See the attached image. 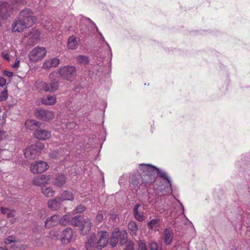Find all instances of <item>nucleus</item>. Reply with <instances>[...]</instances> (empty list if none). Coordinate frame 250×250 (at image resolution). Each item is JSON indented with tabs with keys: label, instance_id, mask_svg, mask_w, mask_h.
Masks as SVG:
<instances>
[{
	"label": "nucleus",
	"instance_id": "1",
	"mask_svg": "<svg viewBox=\"0 0 250 250\" xmlns=\"http://www.w3.org/2000/svg\"><path fill=\"white\" fill-rule=\"evenodd\" d=\"M139 168L144 174V176L150 177L155 176L159 174L162 179L157 182L158 190H159L161 193L160 195H165L172 191L171 180L167 174L162 170H159L157 167L148 164H142L139 166Z\"/></svg>",
	"mask_w": 250,
	"mask_h": 250
},
{
	"label": "nucleus",
	"instance_id": "2",
	"mask_svg": "<svg viewBox=\"0 0 250 250\" xmlns=\"http://www.w3.org/2000/svg\"><path fill=\"white\" fill-rule=\"evenodd\" d=\"M108 237V234L105 231H99L97 235H92L86 243L87 250H93L94 248L102 249L107 245Z\"/></svg>",
	"mask_w": 250,
	"mask_h": 250
},
{
	"label": "nucleus",
	"instance_id": "3",
	"mask_svg": "<svg viewBox=\"0 0 250 250\" xmlns=\"http://www.w3.org/2000/svg\"><path fill=\"white\" fill-rule=\"evenodd\" d=\"M11 6L7 2H3L0 4V18L6 19L9 16L11 10L17 9L21 5L27 3L26 0H11Z\"/></svg>",
	"mask_w": 250,
	"mask_h": 250
},
{
	"label": "nucleus",
	"instance_id": "4",
	"mask_svg": "<svg viewBox=\"0 0 250 250\" xmlns=\"http://www.w3.org/2000/svg\"><path fill=\"white\" fill-rule=\"evenodd\" d=\"M51 83H47L43 82L37 83V87L46 92H53L57 90L59 87V80L56 73L50 74L49 76Z\"/></svg>",
	"mask_w": 250,
	"mask_h": 250
},
{
	"label": "nucleus",
	"instance_id": "5",
	"mask_svg": "<svg viewBox=\"0 0 250 250\" xmlns=\"http://www.w3.org/2000/svg\"><path fill=\"white\" fill-rule=\"evenodd\" d=\"M127 234L124 230H120L116 228L112 232L110 240V245L112 247L116 246L118 242L121 245H123L127 242Z\"/></svg>",
	"mask_w": 250,
	"mask_h": 250
},
{
	"label": "nucleus",
	"instance_id": "6",
	"mask_svg": "<svg viewBox=\"0 0 250 250\" xmlns=\"http://www.w3.org/2000/svg\"><path fill=\"white\" fill-rule=\"evenodd\" d=\"M46 54L47 51L45 47L37 46L29 52L28 57L30 61L35 62L42 60Z\"/></svg>",
	"mask_w": 250,
	"mask_h": 250
},
{
	"label": "nucleus",
	"instance_id": "7",
	"mask_svg": "<svg viewBox=\"0 0 250 250\" xmlns=\"http://www.w3.org/2000/svg\"><path fill=\"white\" fill-rule=\"evenodd\" d=\"M58 72L61 77L68 81H71L76 75V68L73 66L66 65L61 67Z\"/></svg>",
	"mask_w": 250,
	"mask_h": 250
},
{
	"label": "nucleus",
	"instance_id": "8",
	"mask_svg": "<svg viewBox=\"0 0 250 250\" xmlns=\"http://www.w3.org/2000/svg\"><path fill=\"white\" fill-rule=\"evenodd\" d=\"M19 17L20 19L23 21L29 26L34 24L37 20L33 12L29 8H25L22 10L20 13Z\"/></svg>",
	"mask_w": 250,
	"mask_h": 250
},
{
	"label": "nucleus",
	"instance_id": "9",
	"mask_svg": "<svg viewBox=\"0 0 250 250\" xmlns=\"http://www.w3.org/2000/svg\"><path fill=\"white\" fill-rule=\"evenodd\" d=\"M48 167L45 162L38 161L31 165L30 170L33 173H41L46 171Z\"/></svg>",
	"mask_w": 250,
	"mask_h": 250
},
{
	"label": "nucleus",
	"instance_id": "10",
	"mask_svg": "<svg viewBox=\"0 0 250 250\" xmlns=\"http://www.w3.org/2000/svg\"><path fill=\"white\" fill-rule=\"evenodd\" d=\"M36 115L39 118L44 121L52 120L55 116L53 111L42 109H37L36 111Z\"/></svg>",
	"mask_w": 250,
	"mask_h": 250
},
{
	"label": "nucleus",
	"instance_id": "11",
	"mask_svg": "<svg viewBox=\"0 0 250 250\" xmlns=\"http://www.w3.org/2000/svg\"><path fill=\"white\" fill-rule=\"evenodd\" d=\"M74 237V233L72 229L67 228L64 229L61 236V240L63 244L70 242Z\"/></svg>",
	"mask_w": 250,
	"mask_h": 250
},
{
	"label": "nucleus",
	"instance_id": "12",
	"mask_svg": "<svg viewBox=\"0 0 250 250\" xmlns=\"http://www.w3.org/2000/svg\"><path fill=\"white\" fill-rule=\"evenodd\" d=\"M60 62V60L57 58L46 59L43 62L42 68L45 70H48L51 67H57Z\"/></svg>",
	"mask_w": 250,
	"mask_h": 250
},
{
	"label": "nucleus",
	"instance_id": "13",
	"mask_svg": "<svg viewBox=\"0 0 250 250\" xmlns=\"http://www.w3.org/2000/svg\"><path fill=\"white\" fill-rule=\"evenodd\" d=\"M30 27L23 21L20 19L19 17L18 19L14 21L12 24V30L15 32H21L22 31Z\"/></svg>",
	"mask_w": 250,
	"mask_h": 250
},
{
	"label": "nucleus",
	"instance_id": "14",
	"mask_svg": "<svg viewBox=\"0 0 250 250\" xmlns=\"http://www.w3.org/2000/svg\"><path fill=\"white\" fill-rule=\"evenodd\" d=\"M50 179V175L43 174L35 177L33 179V182L34 185L41 187L43 184L48 183Z\"/></svg>",
	"mask_w": 250,
	"mask_h": 250
},
{
	"label": "nucleus",
	"instance_id": "15",
	"mask_svg": "<svg viewBox=\"0 0 250 250\" xmlns=\"http://www.w3.org/2000/svg\"><path fill=\"white\" fill-rule=\"evenodd\" d=\"M92 225V223L89 218H83L82 219L81 224L79 228L81 233L83 235L86 234L90 230Z\"/></svg>",
	"mask_w": 250,
	"mask_h": 250
},
{
	"label": "nucleus",
	"instance_id": "16",
	"mask_svg": "<svg viewBox=\"0 0 250 250\" xmlns=\"http://www.w3.org/2000/svg\"><path fill=\"white\" fill-rule=\"evenodd\" d=\"M28 36H29L28 44L34 45L39 40L40 32L38 30L32 29L28 35H25V37Z\"/></svg>",
	"mask_w": 250,
	"mask_h": 250
},
{
	"label": "nucleus",
	"instance_id": "17",
	"mask_svg": "<svg viewBox=\"0 0 250 250\" xmlns=\"http://www.w3.org/2000/svg\"><path fill=\"white\" fill-rule=\"evenodd\" d=\"M35 137L41 140H45L51 137V132L46 129H37L34 132Z\"/></svg>",
	"mask_w": 250,
	"mask_h": 250
},
{
	"label": "nucleus",
	"instance_id": "18",
	"mask_svg": "<svg viewBox=\"0 0 250 250\" xmlns=\"http://www.w3.org/2000/svg\"><path fill=\"white\" fill-rule=\"evenodd\" d=\"M62 202L61 197H56L55 198L50 200L47 202L48 207L51 210H56L61 207Z\"/></svg>",
	"mask_w": 250,
	"mask_h": 250
},
{
	"label": "nucleus",
	"instance_id": "19",
	"mask_svg": "<svg viewBox=\"0 0 250 250\" xmlns=\"http://www.w3.org/2000/svg\"><path fill=\"white\" fill-rule=\"evenodd\" d=\"M60 223L59 217L57 215H53L48 218L45 221V227L46 228H50Z\"/></svg>",
	"mask_w": 250,
	"mask_h": 250
},
{
	"label": "nucleus",
	"instance_id": "20",
	"mask_svg": "<svg viewBox=\"0 0 250 250\" xmlns=\"http://www.w3.org/2000/svg\"><path fill=\"white\" fill-rule=\"evenodd\" d=\"M37 154V150L34 149L33 145L27 147L24 151V155L26 158L32 159L35 158Z\"/></svg>",
	"mask_w": 250,
	"mask_h": 250
},
{
	"label": "nucleus",
	"instance_id": "21",
	"mask_svg": "<svg viewBox=\"0 0 250 250\" xmlns=\"http://www.w3.org/2000/svg\"><path fill=\"white\" fill-rule=\"evenodd\" d=\"M79 39L78 38L74 36H70L67 41V47L69 49L74 50L78 47V41Z\"/></svg>",
	"mask_w": 250,
	"mask_h": 250
},
{
	"label": "nucleus",
	"instance_id": "22",
	"mask_svg": "<svg viewBox=\"0 0 250 250\" xmlns=\"http://www.w3.org/2000/svg\"><path fill=\"white\" fill-rule=\"evenodd\" d=\"M66 178L63 174L57 175L54 179L53 184L59 188L62 187L66 182Z\"/></svg>",
	"mask_w": 250,
	"mask_h": 250
},
{
	"label": "nucleus",
	"instance_id": "23",
	"mask_svg": "<svg viewBox=\"0 0 250 250\" xmlns=\"http://www.w3.org/2000/svg\"><path fill=\"white\" fill-rule=\"evenodd\" d=\"M56 101V98L54 95H47L42 99V103L45 105H50L54 104Z\"/></svg>",
	"mask_w": 250,
	"mask_h": 250
},
{
	"label": "nucleus",
	"instance_id": "24",
	"mask_svg": "<svg viewBox=\"0 0 250 250\" xmlns=\"http://www.w3.org/2000/svg\"><path fill=\"white\" fill-rule=\"evenodd\" d=\"M164 235L165 243L167 245L170 244L173 239V234L171 231L168 229H165Z\"/></svg>",
	"mask_w": 250,
	"mask_h": 250
},
{
	"label": "nucleus",
	"instance_id": "25",
	"mask_svg": "<svg viewBox=\"0 0 250 250\" xmlns=\"http://www.w3.org/2000/svg\"><path fill=\"white\" fill-rule=\"evenodd\" d=\"M26 127L31 130L35 129L36 126L41 125V123L38 122L34 120H28L25 122Z\"/></svg>",
	"mask_w": 250,
	"mask_h": 250
},
{
	"label": "nucleus",
	"instance_id": "26",
	"mask_svg": "<svg viewBox=\"0 0 250 250\" xmlns=\"http://www.w3.org/2000/svg\"><path fill=\"white\" fill-rule=\"evenodd\" d=\"M27 3L24 4H32L34 6H39L40 7H43L46 5V0H26Z\"/></svg>",
	"mask_w": 250,
	"mask_h": 250
},
{
	"label": "nucleus",
	"instance_id": "27",
	"mask_svg": "<svg viewBox=\"0 0 250 250\" xmlns=\"http://www.w3.org/2000/svg\"><path fill=\"white\" fill-rule=\"evenodd\" d=\"M42 192L44 196L47 197H51L54 196L55 191L51 188L43 187L42 188Z\"/></svg>",
	"mask_w": 250,
	"mask_h": 250
},
{
	"label": "nucleus",
	"instance_id": "28",
	"mask_svg": "<svg viewBox=\"0 0 250 250\" xmlns=\"http://www.w3.org/2000/svg\"><path fill=\"white\" fill-rule=\"evenodd\" d=\"M128 229L130 230V234L133 236L134 235H136L138 228L136 224V223L134 221H131L129 222L128 225Z\"/></svg>",
	"mask_w": 250,
	"mask_h": 250
},
{
	"label": "nucleus",
	"instance_id": "29",
	"mask_svg": "<svg viewBox=\"0 0 250 250\" xmlns=\"http://www.w3.org/2000/svg\"><path fill=\"white\" fill-rule=\"evenodd\" d=\"M72 216L70 214L63 215L61 219L59 218L60 223L62 225L70 224Z\"/></svg>",
	"mask_w": 250,
	"mask_h": 250
},
{
	"label": "nucleus",
	"instance_id": "30",
	"mask_svg": "<svg viewBox=\"0 0 250 250\" xmlns=\"http://www.w3.org/2000/svg\"><path fill=\"white\" fill-rule=\"evenodd\" d=\"M61 198L62 201L65 200L72 201L74 198V196L71 192L65 191L62 193Z\"/></svg>",
	"mask_w": 250,
	"mask_h": 250
},
{
	"label": "nucleus",
	"instance_id": "31",
	"mask_svg": "<svg viewBox=\"0 0 250 250\" xmlns=\"http://www.w3.org/2000/svg\"><path fill=\"white\" fill-rule=\"evenodd\" d=\"M140 176L139 175H138L137 176H133L130 179V184L135 189L139 187V185L140 183Z\"/></svg>",
	"mask_w": 250,
	"mask_h": 250
},
{
	"label": "nucleus",
	"instance_id": "32",
	"mask_svg": "<svg viewBox=\"0 0 250 250\" xmlns=\"http://www.w3.org/2000/svg\"><path fill=\"white\" fill-rule=\"evenodd\" d=\"M76 59L79 63L84 65L88 64L89 62L88 57L85 55H79Z\"/></svg>",
	"mask_w": 250,
	"mask_h": 250
},
{
	"label": "nucleus",
	"instance_id": "33",
	"mask_svg": "<svg viewBox=\"0 0 250 250\" xmlns=\"http://www.w3.org/2000/svg\"><path fill=\"white\" fill-rule=\"evenodd\" d=\"M80 217L79 216H77L74 217H72L70 224L74 226L79 227L80 228L82 222V219H80Z\"/></svg>",
	"mask_w": 250,
	"mask_h": 250
},
{
	"label": "nucleus",
	"instance_id": "34",
	"mask_svg": "<svg viewBox=\"0 0 250 250\" xmlns=\"http://www.w3.org/2000/svg\"><path fill=\"white\" fill-rule=\"evenodd\" d=\"M148 227L150 229H153L159 226V221L156 219L151 220L148 223Z\"/></svg>",
	"mask_w": 250,
	"mask_h": 250
},
{
	"label": "nucleus",
	"instance_id": "35",
	"mask_svg": "<svg viewBox=\"0 0 250 250\" xmlns=\"http://www.w3.org/2000/svg\"><path fill=\"white\" fill-rule=\"evenodd\" d=\"M5 243L6 244H10L12 243V244L10 246V247L12 248L13 249H15V246L16 245V243L14 240V238H13L12 237H9L7 239L5 240Z\"/></svg>",
	"mask_w": 250,
	"mask_h": 250
},
{
	"label": "nucleus",
	"instance_id": "36",
	"mask_svg": "<svg viewBox=\"0 0 250 250\" xmlns=\"http://www.w3.org/2000/svg\"><path fill=\"white\" fill-rule=\"evenodd\" d=\"M138 250H147L146 244L144 241L139 240L138 242Z\"/></svg>",
	"mask_w": 250,
	"mask_h": 250
},
{
	"label": "nucleus",
	"instance_id": "37",
	"mask_svg": "<svg viewBox=\"0 0 250 250\" xmlns=\"http://www.w3.org/2000/svg\"><path fill=\"white\" fill-rule=\"evenodd\" d=\"M106 212L104 211H99L96 216V220L99 223L102 222L104 219V215H105Z\"/></svg>",
	"mask_w": 250,
	"mask_h": 250
},
{
	"label": "nucleus",
	"instance_id": "38",
	"mask_svg": "<svg viewBox=\"0 0 250 250\" xmlns=\"http://www.w3.org/2000/svg\"><path fill=\"white\" fill-rule=\"evenodd\" d=\"M171 250H188L187 244H184L183 245L178 244L173 247Z\"/></svg>",
	"mask_w": 250,
	"mask_h": 250
},
{
	"label": "nucleus",
	"instance_id": "39",
	"mask_svg": "<svg viewBox=\"0 0 250 250\" xmlns=\"http://www.w3.org/2000/svg\"><path fill=\"white\" fill-rule=\"evenodd\" d=\"M86 208L83 205H80L74 210V213H81L85 211Z\"/></svg>",
	"mask_w": 250,
	"mask_h": 250
},
{
	"label": "nucleus",
	"instance_id": "40",
	"mask_svg": "<svg viewBox=\"0 0 250 250\" xmlns=\"http://www.w3.org/2000/svg\"><path fill=\"white\" fill-rule=\"evenodd\" d=\"M33 146H34V149H36L37 150V152L42 150L44 148V145L40 142H38Z\"/></svg>",
	"mask_w": 250,
	"mask_h": 250
},
{
	"label": "nucleus",
	"instance_id": "41",
	"mask_svg": "<svg viewBox=\"0 0 250 250\" xmlns=\"http://www.w3.org/2000/svg\"><path fill=\"white\" fill-rule=\"evenodd\" d=\"M8 97L7 92L4 90L0 93V101H5Z\"/></svg>",
	"mask_w": 250,
	"mask_h": 250
},
{
	"label": "nucleus",
	"instance_id": "42",
	"mask_svg": "<svg viewBox=\"0 0 250 250\" xmlns=\"http://www.w3.org/2000/svg\"><path fill=\"white\" fill-rule=\"evenodd\" d=\"M150 250H158L157 244L154 242H151L149 244Z\"/></svg>",
	"mask_w": 250,
	"mask_h": 250
},
{
	"label": "nucleus",
	"instance_id": "43",
	"mask_svg": "<svg viewBox=\"0 0 250 250\" xmlns=\"http://www.w3.org/2000/svg\"><path fill=\"white\" fill-rule=\"evenodd\" d=\"M134 216L135 219L141 222L144 220V216L139 213L134 214Z\"/></svg>",
	"mask_w": 250,
	"mask_h": 250
},
{
	"label": "nucleus",
	"instance_id": "44",
	"mask_svg": "<svg viewBox=\"0 0 250 250\" xmlns=\"http://www.w3.org/2000/svg\"><path fill=\"white\" fill-rule=\"evenodd\" d=\"M125 250H134V245L133 243L129 242Z\"/></svg>",
	"mask_w": 250,
	"mask_h": 250
},
{
	"label": "nucleus",
	"instance_id": "45",
	"mask_svg": "<svg viewBox=\"0 0 250 250\" xmlns=\"http://www.w3.org/2000/svg\"><path fill=\"white\" fill-rule=\"evenodd\" d=\"M109 220L113 222H116L117 220V215L115 213L110 214Z\"/></svg>",
	"mask_w": 250,
	"mask_h": 250
},
{
	"label": "nucleus",
	"instance_id": "46",
	"mask_svg": "<svg viewBox=\"0 0 250 250\" xmlns=\"http://www.w3.org/2000/svg\"><path fill=\"white\" fill-rule=\"evenodd\" d=\"M2 73L4 75L7 76L8 77H11L13 75V73L12 72L7 70L3 71Z\"/></svg>",
	"mask_w": 250,
	"mask_h": 250
},
{
	"label": "nucleus",
	"instance_id": "47",
	"mask_svg": "<svg viewBox=\"0 0 250 250\" xmlns=\"http://www.w3.org/2000/svg\"><path fill=\"white\" fill-rule=\"evenodd\" d=\"M6 80L3 77H0V86L3 87L5 85Z\"/></svg>",
	"mask_w": 250,
	"mask_h": 250
},
{
	"label": "nucleus",
	"instance_id": "48",
	"mask_svg": "<svg viewBox=\"0 0 250 250\" xmlns=\"http://www.w3.org/2000/svg\"><path fill=\"white\" fill-rule=\"evenodd\" d=\"M43 26L46 28L47 30L51 31L52 29V25L49 22H48L43 25Z\"/></svg>",
	"mask_w": 250,
	"mask_h": 250
},
{
	"label": "nucleus",
	"instance_id": "49",
	"mask_svg": "<svg viewBox=\"0 0 250 250\" xmlns=\"http://www.w3.org/2000/svg\"><path fill=\"white\" fill-rule=\"evenodd\" d=\"M1 56L3 59H5L8 61H9V57L8 53L6 52H2L1 53Z\"/></svg>",
	"mask_w": 250,
	"mask_h": 250
},
{
	"label": "nucleus",
	"instance_id": "50",
	"mask_svg": "<svg viewBox=\"0 0 250 250\" xmlns=\"http://www.w3.org/2000/svg\"><path fill=\"white\" fill-rule=\"evenodd\" d=\"M140 207V205L139 204H137L135 206L133 209V214H136V213H139L138 208Z\"/></svg>",
	"mask_w": 250,
	"mask_h": 250
},
{
	"label": "nucleus",
	"instance_id": "51",
	"mask_svg": "<svg viewBox=\"0 0 250 250\" xmlns=\"http://www.w3.org/2000/svg\"><path fill=\"white\" fill-rule=\"evenodd\" d=\"M9 211V209L7 208H4L3 207L1 208V212L2 214H6L7 215V213Z\"/></svg>",
	"mask_w": 250,
	"mask_h": 250
},
{
	"label": "nucleus",
	"instance_id": "52",
	"mask_svg": "<svg viewBox=\"0 0 250 250\" xmlns=\"http://www.w3.org/2000/svg\"><path fill=\"white\" fill-rule=\"evenodd\" d=\"M20 60H18L17 59L16 62H15V63L14 64H13L12 66L13 68H17V67H19V66H20Z\"/></svg>",
	"mask_w": 250,
	"mask_h": 250
},
{
	"label": "nucleus",
	"instance_id": "53",
	"mask_svg": "<svg viewBox=\"0 0 250 250\" xmlns=\"http://www.w3.org/2000/svg\"><path fill=\"white\" fill-rule=\"evenodd\" d=\"M5 137V132L0 130V140H1Z\"/></svg>",
	"mask_w": 250,
	"mask_h": 250
},
{
	"label": "nucleus",
	"instance_id": "54",
	"mask_svg": "<svg viewBox=\"0 0 250 250\" xmlns=\"http://www.w3.org/2000/svg\"><path fill=\"white\" fill-rule=\"evenodd\" d=\"M85 22H87V23H91L92 24H93L96 28H97V26H96L95 24L94 23V22H93L91 20H90L89 19H85Z\"/></svg>",
	"mask_w": 250,
	"mask_h": 250
},
{
	"label": "nucleus",
	"instance_id": "55",
	"mask_svg": "<svg viewBox=\"0 0 250 250\" xmlns=\"http://www.w3.org/2000/svg\"><path fill=\"white\" fill-rule=\"evenodd\" d=\"M7 217L8 218H11L13 217L14 216V215L12 211H10L9 210V211L7 213Z\"/></svg>",
	"mask_w": 250,
	"mask_h": 250
},
{
	"label": "nucleus",
	"instance_id": "56",
	"mask_svg": "<svg viewBox=\"0 0 250 250\" xmlns=\"http://www.w3.org/2000/svg\"><path fill=\"white\" fill-rule=\"evenodd\" d=\"M178 202L179 203L180 207L181 208L182 213V214H184V206H183V204L180 202V201L178 200Z\"/></svg>",
	"mask_w": 250,
	"mask_h": 250
},
{
	"label": "nucleus",
	"instance_id": "57",
	"mask_svg": "<svg viewBox=\"0 0 250 250\" xmlns=\"http://www.w3.org/2000/svg\"><path fill=\"white\" fill-rule=\"evenodd\" d=\"M49 155L51 158H55L57 156V153L56 152H53L50 153Z\"/></svg>",
	"mask_w": 250,
	"mask_h": 250
},
{
	"label": "nucleus",
	"instance_id": "58",
	"mask_svg": "<svg viewBox=\"0 0 250 250\" xmlns=\"http://www.w3.org/2000/svg\"><path fill=\"white\" fill-rule=\"evenodd\" d=\"M84 32H85V31H84V30H83V29H81V33L83 34V33H84Z\"/></svg>",
	"mask_w": 250,
	"mask_h": 250
},
{
	"label": "nucleus",
	"instance_id": "59",
	"mask_svg": "<svg viewBox=\"0 0 250 250\" xmlns=\"http://www.w3.org/2000/svg\"><path fill=\"white\" fill-rule=\"evenodd\" d=\"M144 179H145V177H144V178H142L140 177V181L142 180L143 181V180H144Z\"/></svg>",
	"mask_w": 250,
	"mask_h": 250
},
{
	"label": "nucleus",
	"instance_id": "60",
	"mask_svg": "<svg viewBox=\"0 0 250 250\" xmlns=\"http://www.w3.org/2000/svg\"><path fill=\"white\" fill-rule=\"evenodd\" d=\"M68 250H76L74 248H71V249H69Z\"/></svg>",
	"mask_w": 250,
	"mask_h": 250
},
{
	"label": "nucleus",
	"instance_id": "61",
	"mask_svg": "<svg viewBox=\"0 0 250 250\" xmlns=\"http://www.w3.org/2000/svg\"><path fill=\"white\" fill-rule=\"evenodd\" d=\"M147 181H148V182H150L151 181V180H150H150L147 179Z\"/></svg>",
	"mask_w": 250,
	"mask_h": 250
},
{
	"label": "nucleus",
	"instance_id": "62",
	"mask_svg": "<svg viewBox=\"0 0 250 250\" xmlns=\"http://www.w3.org/2000/svg\"><path fill=\"white\" fill-rule=\"evenodd\" d=\"M147 182L146 180H145V183Z\"/></svg>",
	"mask_w": 250,
	"mask_h": 250
},
{
	"label": "nucleus",
	"instance_id": "63",
	"mask_svg": "<svg viewBox=\"0 0 250 250\" xmlns=\"http://www.w3.org/2000/svg\"><path fill=\"white\" fill-rule=\"evenodd\" d=\"M67 128H70V127H69V126H67Z\"/></svg>",
	"mask_w": 250,
	"mask_h": 250
}]
</instances>
